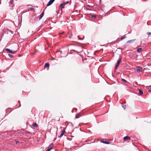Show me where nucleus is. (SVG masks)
<instances>
[{"label": "nucleus", "mask_w": 151, "mask_h": 151, "mask_svg": "<svg viewBox=\"0 0 151 151\" xmlns=\"http://www.w3.org/2000/svg\"><path fill=\"white\" fill-rule=\"evenodd\" d=\"M121 57L120 55H119V59H118V60L117 61V62L116 63V67H115V69H116L117 68V67L119 66V63H120L121 61Z\"/></svg>", "instance_id": "nucleus-1"}, {"label": "nucleus", "mask_w": 151, "mask_h": 151, "mask_svg": "<svg viewBox=\"0 0 151 151\" xmlns=\"http://www.w3.org/2000/svg\"><path fill=\"white\" fill-rule=\"evenodd\" d=\"M69 2L68 1H67L65 3H63L61 4L60 5V7L61 9H62L63 8L65 5L69 3Z\"/></svg>", "instance_id": "nucleus-2"}, {"label": "nucleus", "mask_w": 151, "mask_h": 151, "mask_svg": "<svg viewBox=\"0 0 151 151\" xmlns=\"http://www.w3.org/2000/svg\"><path fill=\"white\" fill-rule=\"evenodd\" d=\"M5 50L6 51H8L10 53H11L13 54H14L16 52V51H12L11 50H10V49H9L8 48L6 49Z\"/></svg>", "instance_id": "nucleus-3"}, {"label": "nucleus", "mask_w": 151, "mask_h": 151, "mask_svg": "<svg viewBox=\"0 0 151 151\" xmlns=\"http://www.w3.org/2000/svg\"><path fill=\"white\" fill-rule=\"evenodd\" d=\"M55 0H50L47 4V6H48L51 5L54 1Z\"/></svg>", "instance_id": "nucleus-4"}, {"label": "nucleus", "mask_w": 151, "mask_h": 151, "mask_svg": "<svg viewBox=\"0 0 151 151\" xmlns=\"http://www.w3.org/2000/svg\"><path fill=\"white\" fill-rule=\"evenodd\" d=\"M53 147V144L52 143L50 144L48 148L50 150H52Z\"/></svg>", "instance_id": "nucleus-5"}, {"label": "nucleus", "mask_w": 151, "mask_h": 151, "mask_svg": "<svg viewBox=\"0 0 151 151\" xmlns=\"http://www.w3.org/2000/svg\"><path fill=\"white\" fill-rule=\"evenodd\" d=\"M137 71L138 72H141L142 71V68L140 67H137Z\"/></svg>", "instance_id": "nucleus-6"}, {"label": "nucleus", "mask_w": 151, "mask_h": 151, "mask_svg": "<svg viewBox=\"0 0 151 151\" xmlns=\"http://www.w3.org/2000/svg\"><path fill=\"white\" fill-rule=\"evenodd\" d=\"M65 132V129H64L63 131L61 132V134L59 136L60 137H61L63 136L64 133Z\"/></svg>", "instance_id": "nucleus-7"}, {"label": "nucleus", "mask_w": 151, "mask_h": 151, "mask_svg": "<svg viewBox=\"0 0 151 151\" xmlns=\"http://www.w3.org/2000/svg\"><path fill=\"white\" fill-rule=\"evenodd\" d=\"M130 139V137L128 136H126L124 138V141H127Z\"/></svg>", "instance_id": "nucleus-8"}, {"label": "nucleus", "mask_w": 151, "mask_h": 151, "mask_svg": "<svg viewBox=\"0 0 151 151\" xmlns=\"http://www.w3.org/2000/svg\"><path fill=\"white\" fill-rule=\"evenodd\" d=\"M102 142L106 144H109V142L108 141L106 140V139L102 140Z\"/></svg>", "instance_id": "nucleus-9"}, {"label": "nucleus", "mask_w": 151, "mask_h": 151, "mask_svg": "<svg viewBox=\"0 0 151 151\" xmlns=\"http://www.w3.org/2000/svg\"><path fill=\"white\" fill-rule=\"evenodd\" d=\"M44 12H42L40 14V17H39V19H42V17H43L44 15Z\"/></svg>", "instance_id": "nucleus-10"}, {"label": "nucleus", "mask_w": 151, "mask_h": 151, "mask_svg": "<svg viewBox=\"0 0 151 151\" xmlns=\"http://www.w3.org/2000/svg\"><path fill=\"white\" fill-rule=\"evenodd\" d=\"M49 64L47 63H45V65L44 66V67L45 68H46V67H49Z\"/></svg>", "instance_id": "nucleus-11"}, {"label": "nucleus", "mask_w": 151, "mask_h": 151, "mask_svg": "<svg viewBox=\"0 0 151 151\" xmlns=\"http://www.w3.org/2000/svg\"><path fill=\"white\" fill-rule=\"evenodd\" d=\"M139 93H140V95H142V94L143 93V91L140 89L139 90Z\"/></svg>", "instance_id": "nucleus-12"}, {"label": "nucleus", "mask_w": 151, "mask_h": 151, "mask_svg": "<svg viewBox=\"0 0 151 151\" xmlns=\"http://www.w3.org/2000/svg\"><path fill=\"white\" fill-rule=\"evenodd\" d=\"M142 50V49L141 48H138L137 49V52H140Z\"/></svg>", "instance_id": "nucleus-13"}, {"label": "nucleus", "mask_w": 151, "mask_h": 151, "mask_svg": "<svg viewBox=\"0 0 151 151\" xmlns=\"http://www.w3.org/2000/svg\"><path fill=\"white\" fill-rule=\"evenodd\" d=\"M79 117H80L79 114H77V115L75 117V119L78 118H79Z\"/></svg>", "instance_id": "nucleus-14"}, {"label": "nucleus", "mask_w": 151, "mask_h": 151, "mask_svg": "<svg viewBox=\"0 0 151 151\" xmlns=\"http://www.w3.org/2000/svg\"><path fill=\"white\" fill-rule=\"evenodd\" d=\"M122 81L123 82H124V83H127V81L125 80V79H122Z\"/></svg>", "instance_id": "nucleus-15"}, {"label": "nucleus", "mask_w": 151, "mask_h": 151, "mask_svg": "<svg viewBox=\"0 0 151 151\" xmlns=\"http://www.w3.org/2000/svg\"><path fill=\"white\" fill-rule=\"evenodd\" d=\"M33 126L34 127H37V124H36V123H35L34 124H33Z\"/></svg>", "instance_id": "nucleus-16"}, {"label": "nucleus", "mask_w": 151, "mask_h": 151, "mask_svg": "<svg viewBox=\"0 0 151 151\" xmlns=\"http://www.w3.org/2000/svg\"><path fill=\"white\" fill-rule=\"evenodd\" d=\"M10 4L12 5L13 4V0H10Z\"/></svg>", "instance_id": "nucleus-17"}, {"label": "nucleus", "mask_w": 151, "mask_h": 151, "mask_svg": "<svg viewBox=\"0 0 151 151\" xmlns=\"http://www.w3.org/2000/svg\"><path fill=\"white\" fill-rule=\"evenodd\" d=\"M14 142H16V144H17L19 143V142L17 141L16 139H14Z\"/></svg>", "instance_id": "nucleus-18"}, {"label": "nucleus", "mask_w": 151, "mask_h": 151, "mask_svg": "<svg viewBox=\"0 0 151 151\" xmlns=\"http://www.w3.org/2000/svg\"><path fill=\"white\" fill-rule=\"evenodd\" d=\"M126 37L125 36V35H124L121 38V40L124 39Z\"/></svg>", "instance_id": "nucleus-19"}, {"label": "nucleus", "mask_w": 151, "mask_h": 151, "mask_svg": "<svg viewBox=\"0 0 151 151\" xmlns=\"http://www.w3.org/2000/svg\"><path fill=\"white\" fill-rule=\"evenodd\" d=\"M133 41V40H129L127 42V43H131L132 42V41Z\"/></svg>", "instance_id": "nucleus-20"}, {"label": "nucleus", "mask_w": 151, "mask_h": 151, "mask_svg": "<svg viewBox=\"0 0 151 151\" xmlns=\"http://www.w3.org/2000/svg\"><path fill=\"white\" fill-rule=\"evenodd\" d=\"M8 55H9V57L10 58H13V56L12 55L9 54Z\"/></svg>", "instance_id": "nucleus-21"}, {"label": "nucleus", "mask_w": 151, "mask_h": 151, "mask_svg": "<svg viewBox=\"0 0 151 151\" xmlns=\"http://www.w3.org/2000/svg\"><path fill=\"white\" fill-rule=\"evenodd\" d=\"M122 107L124 109H125L126 108V105H123Z\"/></svg>", "instance_id": "nucleus-22"}, {"label": "nucleus", "mask_w": 151, "mask_h": 151, "mask_svg": "<svg viewBox=\"0 0 151 151\" xmlns=\"http://www.w3.org/2000/svg\"><path fill=\"white\" fill-rule=\"evenodd\" d=\"M134 85H138V83L136 81H134Z\"/></svg>", "instance_id": "nucleus-23"}, {"label": "nucleus", "mask_w": 151, "mask_h": 151, "mask_svg": "<svg viewBox=\"0 0 151 151\" xmlns=\"http://www.w3.org/2000/svg\"><path fill=\"white\" fill-rule=\"evenodd\" d=\"M91 17H93L94 18H96V16L95 15H92L91 16Z\"/></svg>", "instance_id": "nucleus-24"}, {"label": "nucleus", "mask_w": 151, "mask_h": 151, "mask_svg": "<svg viewBox=\"0 0 151 151\" xmlns=\"http://www.w3.org/2000/svg\"><path fill=\"white\" fill-rule=\"evenodd\" d=\"M147 34L148 35H151V32H148L147 33Z\"/></svg>", "instance_id": "nucleus-25"}, {"label": "nucleus", "mask_w": 151, "mask_h": 151, "mask_svg": "<svg viewBox=\"0 0 151 151\" xmlns=\"http://www.w3.org/2000/svg\"><path fill=\"white\" fill-rule=\"evenodd\" d=\"M50 149L48 148L47 150H46V151H50Z\"/></svg>", "instance_id": "nucleus-26"}, {"label": "nucleus", "mask_w": 151, "mask_h": 151, "mask_svg": "<svg viewBox=\"0 0 151 151\" xmlns=\"http://www.w3.org/2000/svg\"><path fill=\"white\" fill-rule=\"evenodd\" d=\"M149 92H150H150H151V91L150 90H149Z\"/></svg>", "instance_id": "nucleus-27"}, {"label": "nucleus", "mask_w": 151, "mask_h": 151, "mask_svg": "<svg viewBox=\"0 0 151 151\" xmlns=\"http://www.w3.org/2000/svg\"><path fill=\"white\" fill-rule=\"evenodd\" d=\"M18 102H19V103H20V102L19 101H18Z\"/></svg>", "instance_id": "nucleus-28"}, {"label": "nucleus", "mask_w": 151, "mask_h": 151, "mask_svg": "<svg viewBox=\"0 0 151 151\" xmlns=\"http://www.w3.org/2000/svg\"><path fill=\"white\" fill-rule=\"evenodd\" d=\"M151 87V86H150Z\"/></svg>", "instance_id": "nucleus-29"}]
</instances>
